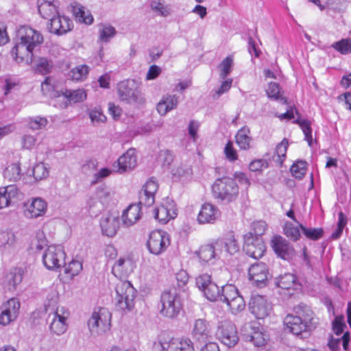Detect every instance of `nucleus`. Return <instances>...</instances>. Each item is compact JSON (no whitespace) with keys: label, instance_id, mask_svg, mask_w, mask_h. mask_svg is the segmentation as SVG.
I'll list each match as a JSON object with an SVG mask.
<instances>
[{"label":"nucleus","instance_id":"obj_1","mask_svg":"<svg viewBox=\"0 0 351 351\" xmlns=\"http://www.w3.org/2000/svg\"><path fill=\"white\" fill-rule=\"evenodd\" d=\"M43 40L39 31L28 25L20 27L16 33V43L11 50L12 58L17 63L32 64L34 50L40 47Z\"/></svg>","mask_w":351,"mask_h":351},{"label":"nucleus","instance_id":"obj_2","mask_svg":"<svg viewBox=\"0 0 351 351\" xmlns=\"http://www.w3.org/2000/svg\"><path fill=\"white\" fill-rule=\"evenodd\" d=\"M213 197L219 203L228 204L238 197L239 188L236 181L230 177L217 179L212 186Z\"/></svg>","mask_w":351,"mask_h":351},{"label":"nucleus","instance_id":"obj_3","mask_svg":"<svg viewBox=\"0 0 351 351\" xmlns=\"http://www.w3.org/2000/svg\"><path fill=\"white\" fill-rule=\"evenodd\" d=\"M183 304L180 293L176 289L164 291L158 304V311L161 316L173 319L182 310Z\"/></svg>","mask_w":351,"mask_h":351},{"label":"nucleus","instance_id":"obj_4","mask_svg":"<svg viewBox=\"0 0 351 351\" xmlns=\"http://www.w3.org/2000/svg\"><path fill=\"white\" fill-rule=\"evenodd\" d=\"M295 311L298 315H287L284 319V324L291 333L298 336L308 330L311 311L307 306L301 304L295 308Z\"/></svg>","mask_w":351,"mask_h":351},{"label":"nucleus","instance_id":"obj_5","mask_svg":"<svg viewBox=\"0 0 351 351\" xmlns=\"http://www.w3.org/2000/svg\"><path fill=\"white\" fill-rule=\"evenodd\" d=\"M111 313L103 307H96L88 320V327L93 336L103 335L111 327Z\"/></svg>","mask_w":351,"mask_h":351},{"label":"nucleus","instance_id":"obj_6","mask_svg":"<svg viewBox=\"0 0 351 351\" xmlns=\"http://www.w3.org/2000/svg\"><path fill=\"white\" fill-rule=\"evenodd\" d=\"M136 290L128 280L119 282L115 287L113 300L116 308L119 310H131L134 306Z\"/></svg>","mask_w":351,"mask_h":351},{"label":"nucleus","instance_id":"obj_7","mask_svg":"<svg viewBox=\"0 0 351 351\" xmlns=\"http://www.w3.org/2000/svg\"><path fill=\"white\" fill-rule=\"evenodd\" d=\"M66 253L62 245H51L45 250L42 260L49 270H56L65 265Z\"/></svg>","mask_w":351,"mask_h":351},{"label":"nucleus","instance_id":"obj_8","mask_svg":"<svg viewBox=\"0 0 351 351\" xmlns=\"http://www.w3.org/2000/svg\"><path fill=\"white\" fill-rule=\"evenodd\" d=\"M117 92L121 101L136 105H142L145 103L144 97L134 82L128 80L121 82L118 84Z\"/></svg>","mask_w":351,"mask_h":351},{"label":"nucleus","instance_id":"obj_9","mask_svg":"<svg viewBox=\"0 0 351 351\" xmlns=\"http://www.w3.org/2000/svg\"><path fill=\"white\" fill-rule=\"evenodd\" d=\"M216 337L228 348L234 347L239 341L236 326L230 320H223L218 323Z\"/></svg>","mask_w":351,"mask_h":351},{"label":"nucleus","instance_id":"obj_10","mask_svg":"<svg viewBox=\"0 0 351 351\" xmlns=\"http://www.w3.org/2000/svg\"><path fill=\"white\" fill-rule=\"evenodd\" d=\"M170 245V238L167 232L162 230L152 231L147 241V248L150 253L159 255L163 253Z\"/></svg>","mask_w":351,"mask_h":351},{"label":"nucleus","instance_id":"obj_11","mask_svg":"<svg viewBox=\"0 0 351 351\" xmlns=\"http://www.w3.org/2000/svg\"><path fill=\"white\" fill-rule=\"evenodd\" d=\"M266 250L262 237H254L253 233L248 232L244 235L243 251L250 257L261 258Z\"/></svg>","mask_w":351,"mask_h":351},{"label":"nucleus","instance_id":"obj_12","mask_svg":"<svg viewBox=\"0 0 351 351\" xmlns=\"http://www.w3.org/2000/svg\"><path fill=\"white\" fill-rule=\"evenodd\" d=\"M69 317V312L63 307L57 309L48 316L50 321L49 329L51 332L56 335L64 334L67 329L66 320Z\"/></svg>","mask_w":351,"mask_h":351},{"label":"nucleus","instance_id":"obj_13","mask_svg":"<svg viewBox=\"0 0 351 351\" xmlns=\"http://www.w3.org/2000/svg\"><path fill=\"white\" fill-rule=\"evenodd\" d=\"M86 93L84 89L65 90L53 101V106L60 108H66L69 104L82 102L86 99Z\"/></svg>","mask_w":351,"mask_h":351},{"label":"nucleus","instance_id":"obj_14","mask_svg":"<svg viewBox=\"0 0 351 351\" xmlns=\"http://www.w3.org/2000/svg\"><path fill=\"white\" fill-rule=\"evenodd\" d=\"M249 308L257 319H264L269 315L271 306L264 296L253 295L249 302Z\"/></svg>","mask_w":351,"mask_h":351},{"label":"nucleus","instance_id":"obj_15","mask_svg":"<svg viewBox=\"0 0 351 351\" xmlns=\"http://www.w3.org/2000/svg\"><path fill=\"white\" fill-rule=\"evenodd\" d=\"M135 267V261L130 255L121 256L114 263L112 273L117 278L121 279L131 274Z\"/></svg>","mask_w":351,"mask_h":351},{"label":"nucleus","instance_id":"obj_16","mask_svg":"<svg viewBox=\"0 0 351 351\" xmlns=\"http://www.w3.org/2000/svg\"><path fill=\"white\" fill-rule=\"evenodd\" d=\"M20 306L19 300L15 298H12L3 303L1 306L0 324L5 326L15 320L19 315Z\"/></svg>","mask_w":351,"mask_h":351},{"label":"nucleus","instance_id":"obj_17","mask_svg":"<svg viewBox=\"0 0 351 351\" xmlns=\"http://www.w3.org/2000/svg\"><path fill=\"white\" fill-rule=\"evenodd\" d=\"M221 211L218 207L210 203H204L202 205L197 216L199 224H213L220 217Z\"/></svg>","mask_w":351,"mask_h":351},{"label":"nucleus","instance_id":"obj_18","mask_svg":"<svg viewBox=\"0 0 351 351\" xmlns=\"http://www.w3.org/2000/svg\"><path fill=\"white\" fill-rule=\"evenodd\" d=\"M154 218L162 223H167L171 219L176 218L178 215L177 208L175 203L169 199L166 200L160 206H157L154 210Z\"/></svg>","mask_w":351,"mask_h":351},{"label":"nucleus","instance_id":"obj_19","mask_svg":"<svg viewBox=\"0 0 351 351\" xmlns=\"http://www.w3.org/2000/svg\"><path fill=\"white\" fill-rule=\"evenodd\" d=\"M271 247L277 256L284 260L291 259L295 254L293 245L281 236L273 237Z\"/></svg>","mask_w":351,"mask_h":351},{"label":"nucleus","instance_id":"obj_20","mask_svg":"<svg viewBox=\"0 0 351 351\" xmlns=\"http://www.w3.org/2000/svg\"><path fill=\"white\" fill-rule=\"evenodd\" d=\"M158 189V183L156 178H149L143 186L140 192L139 202L145 206H150L155 202L156 193Z\"/></svg>","mask_w":351,"mask_h":351},{"label":"nucleus","instance_id":"obj_21","mask_svg":"<svg viewBox=\"0 0 351 351\" xmlns=\"http://www.w3.org/2000/svg\"><path fill=\"white\" fill-rule=\"evenodd\" d=\"M24 214L28 218H37L45 215L47 204L40 197L32 198L24 204Z\"/></svg>","mask_w":351,"mask_h":351},{"label":"nucleus","instance_id":"obj_22","mask_svg":"<svg viewBox=\"0 0 351 351\" xmlns=\"http://www.w3.org/2000/svg\"><path fill=\"white\" fill-rule=\"evenodd\" d=\"M217 249L223 254L233 255L239 251V245L232 233L227 234L224 237L216 240Z\"/></svg>","mask_w":351,"mask_h":351},{"label":"nucleus","instance_id":"obj_23","mask_svg":"<svg viewBox=\"0 0 351 351\" xmlns=\"http://www.w3.org/2000/svg\"><path fill=\"white\" fill-rule=\"evenodd\" d=\"M212 328L208 322L204 319L195 321L192 329L193 337L199 342H205L212 337Z\"/></svg>","mask_w":351,"mask_h":351},{"label":"nucleus","instance_id":"obj_24","mask_svg":"<svg viewBox=\"0 0 351 351\" xmlns=\"http://www.w3.org/2000/svg\"><path fill=\"white\" fill-rule=\"evenodd\" d=\"M250 280L258 287L265 285L269 272L266 264L258 263L251 265L248 269Z\"/></svg>","mask_w":351,"mask_h":351},{"label":"nucleus","instance_id":"obj_25","mask_svg":"<svg viewBox=\"0 0 351 351\" xmlns=\"http://www.w3.org/2000/svg\"><path fill=\"white\" fill-rule=\"evenodd\" d=\"M72 27L73 22L69 17L58 14L51 19L49 29L53 34L63 35L69 32Z\"/></svg>","mask_w":351,"mask_h":351},{"label":"nucleus","instance_id":"obj_26","mask_svg":"<svg viewBox=\"0 0 351 351\" xmlns=\"http://www.w3.org/2000/svg\"><path fill=\"white\" fill-rule=\"evenodd\" d=\"M118 169L116 170L119 173L134 169L137 165V157L136 149L130 148L121 155L117 161Z\"/></svg>","mask_w":351,"mask_h":351},{"label":"nucleus","instance_id":"obj_27","mask_svg":"<svg viewBox=\"0 0 351 351\" xmlns=\"http://www.w3.org/2000/svg\"><path fill=\"white\" fill-rule=\"evenodd\" d=\"M19 189L15 185L0 188V209L16 203L19 199Z\"/></svg>","mask_w":351,"mask_h":351},{"label":"nucleus","instance_id":"obj_28","mask_svg":"<svg viewBox=\"0 0 351 351\" xmlns=\"http://www.w3.org/2000/svg\"><path fill=\"white\" fill-rule=\"evenodd\" d=\"M140 204H132L123 212L121 218L123 224L130 227L135 224L141 217V206Z\"/></svg>","mask_w":351,"mask_h":351},{"label":"nucleus","instance_id":"obj_29","mask_svg":"<svg viewBox=\"0 0 351 351\" xmlns=\"http://www.w3.org/2000/svg\"><path fill=\"white\" fill-rule=\"evenodd\" d=\"M110 192L106 187L99 188L95 195V197L90 198L88 204L90 208L97 207V211H100L107 205L110 199Z\"/></svg>","mask_w":351,"mask_h":351},{"label":"nucleus","instance_id":"obj_30","mask_svg":"<svg viewBox=\"0 0 351 351\" xmlns=\"http://www.w3.org/2000/svg\"><path fill=\"white\" fill-rule=\"evenodd\" d=\"M100 226L103 234L112 237L119 227V218L111 215H104L100 220Z\"/></svg>","mask_w":351,"mask_h":351},{"label":"nucleus","instance_id":"obj_31","mask_svg":"<svg viewBox=\"0 0 351 351\" xmlns=\"http://www.w3.org/2000/svg\"><path fill=\"white\" fill-rule=\"evenodd\" d=\"M23 273V269L20 267L10 269L5 276L3 282L4 288L8 291H14L16 287L22 282Z\"/></svg>","mask_w":351,"mask_h":351},{"label":"nucleus","instance_id":"obj_32","mask_svg":"<svg viewBox=\"0 0 351 351\" xmlns=\"http://www.w3.org/2000/svg\"><path fill=\"white\" fill-rule=\"evenodd\" d=\"M276 287L282 289L296 290L300 288V285L298 282L297 277L291 273H285L275 278Z\"/></svg>","mask_w":351,"mask_h":351},{"label":"nucleus","instance_id":"obj_33","mask_svg":"<svg viewBox=\"0 0 351 351\" xmlns=\"http://www.w3.org/2000/svg\"><path fill=\"white\" fill-rule=\"evenodd\" d=\"M197 255L201 261L206 263L219 258L221 256L219 250L217 249L216 241L211 244L202 246L197 252Z\"/></svg>","mask_w":351,"mask_h":351},{"label":"nucleus","instance_id":"obj_34","mask_svg":"<svg viewBox=\"0 0 351 351\" xmlns=\"http://www.w3.org/2000/svg\"><path fill=\"white\" fill-rule=\"evenodd\" d=\"M59 302V292L56 286H51L45 291V300L44 301V306L47 312L51 311L54 312L57 309Z\"/></svg>","mask_w":351,"mask_h":351},{"label":"nucleus","instance_id":"obj_35","mask_svg":"<svg viewBox=\"0 0 351 351\" xmlns=\"http://www.w3.org/2000/svg\"><path fill=\"white\" fill-rule=\"evenodd\" d=\"M72 10L73 15L77 21L86 25H90L93 22V16L90 10L78 3L72 4Z\"/></svg>","mask_w":351,"mask_h":351},{"label":"nucleus","instance_id":"obj_36","mask_svg":"<svg viewBox=\"0 0 351 351\" xmlns=\"http://www.w3.org/2000/svg\"><path fill=\"white\" fill-rule=\"evenodd\" d=\"M178 103V97L174 95L162 97L157 105V111L161 116H165L169 111L175 109Z\"/></svg>","mask_w":351,"mask_h":351},{"label":"nucleus","instance_id":"obj_37","mask_svg":"<svg viewBox=\"0 0 351 351\" xmlns=\"http://www.w3.org/2000/svg\"><path fill=\"white\" fill-rule=\"evenodd\" d=\"M38 12L40 15L45 19L49 21L52 17L58 14V6L55 1H42L38 4Z\"/></svg>","mask_w":351,"mask_h":351},{"label":"nucleus","instance_id":"obj_38","mask_svg":"<svg viewBox=\"0 0 351 351\" xmlns=\"http://www.w3.org/2000/svg\"><path fill=\"white\" fill-rule=\"evenodd\" d=\"M235 138L236 143L241 149L248 150L250 148L252 139L247 127L245 126L239 130Z\"/></svg>","mask_w":351,"mask_h":351},{"label":"nucleus","instance_id":"obj_39","mask_svg":"<svg viewBox=\"0 0 351 351\" xmlns=\"http://www.w3.org/2000/svg\"><path fill=\"white\" fill-rule=\"evenodd\" d=\"M117 31L115 28L108 23H100L98 25V41L107 43L115 36Z\"/></svg>","mask_w":351,"mask_h":351},{"label":"nucleus","instance_id":"obj_40","mask_svg":"<svg viewBox=\"0 0 351 351\" xmlns=\"http://www.w3.org/2000/svg\"><path fill=\"white\" fill-rule=\"evenodd\" d=\"M255 324L249 323L245 326V328H250L252 332L248 335L250 338V340L253 342L254 346L257 347L263 346L266 343V335L260 330L258 326H255Z\"/></svg>","mask_w":351,"mask_h":351},{"label":"nucleus","instance_id":"obj_41","mask_svg":"<svg viewBox=\"0 0 351 351\" xmlns=\"http://www.w3.org/2000/svg\"><path fill=\"white\" fill-rule=\"evenodd\" d=\"M171 351H195L193 341L188 337L176 338L171 341Z\"/></svg>","mask_w":351,"mask_h":351},{"label":"nucleus","instance_id":"obj_42","mask_svg":"<svg viewBox=\"0 0 351 351\" xmlns=\"http://www.w3.org/2000/svg\"><path fill=\"white\" fill-rule=\"evenodd\" d=\"M89 71L90 68L86 64L77 65L69 72L68 77L75 82H82L87 78Z\"/></svg>","mask_w":351,"mask_h":351},{"label":"nucleus","instance_id":"obj_43","mask_svg":"<svg viewBox=\"0 0 351 351\" xmlns=\"http://www.w3.org/2000/svg\"><path fill=\"white\" fill-rule=\"evenodd\" d=\"M239 295V291L234 285L227 284L221 287V294L219 300L227 305Z\"/></svg>","mask_w":351,"mask_h":351},{"label":"nucleus","instance_id":"obj_44","mask_svg":"<svg viewBox=\"0 0 351 351\" xmlns=\"http://www.w3.org/2000/svg\"><path fill=\"white\" fill-rule=\"evenodd\" d=\"M268 97L274 100H279L282 104H286L287 99L282 96V91L278 83L270 82L266 90Z\"/></svg>","mask_w":351,"mask_h":351},{"label":"nucleus","instance_id":"obj_45","mask_svg":"<svg viewBox=\"0 0 351 351\" xmlns=\"http://www.w3.org/2000/svg\"><path fill=\"white\" fill-rule=\"evenodd\" d=\"M21 167L18 163H12L8 165L3 172V176L5 179L16 182L21 178Z\"/></svg>","mask_w":351,"mask_h":351},{"label":"nucleus","instance_id":"obj_46","mask_svg":"<svg viewBox=\"0 0 351 351\" xmlns=\"http://www.w3.org/2000/svg\"><path fill=\"white\" fill-rule=\"evenodd\" d=\"M204 296L210 301L214 302L219 300L221 294V288L215 283H210V285L202 291Z\"/></svg>","mask_w":351,"mask_h":351},{"label":"nucleus","instance_id":"obj_47","mask_svg":"<svg viewBox=\"0 0 351 351\" xmlns=\"http://www.w3.org/2000/svg\"><path fill=\"white\" fill-rule=\"evenodd\" d=\"M288 145V141L286 138H284L276 145L274 160L280 165H282L283 161L286 158Z\"/></svg>","mask_w":351,"mask_h":351},{"label":"nucleus","instance_id":"obj_48","mask_svg":"<svg viewBox=\"0 0 351 351\" xmlns=\"http://www.w3.org/2000/svg\"><path fill=\"white\" fill-rule=\"evenodd\" d=\"M298 123L302 129L304 138L308 142L309 146H311L313 143L312 129L311 127V122L307 119H296L293 121Z\"/></svg>","mask_w":351,"mask_h":351},{"label":"nucleus","instance_id":"obj_49","mask_svg":"<svg viewBox=\"0 0 351 351\" xmlns=\"http://www.w3.org/2000/svg\"><path fill=\"white\" fill-rule=\"evenodd\" d=\"M331 47L341 54L351 53V38H342L333 43Z\"/></svg>","mask_w":351,"mask_h":351},{"label":"nucleus","instance_id":"obj_50","mask_svg":"<svg viewBox=\"0 0 351 351\" xmlns=\"http://www.w3.org/2000/svg\"><path fill=\"white\" fill-rule=\"evenodd\" d=\"M233 66V58L232 56L226 57L219 65L220 71L219 77L221 80L226 79L230 73Z\"/></svg>","mask_w":351,"mask_h":351},{"label":"nucleus","instance_id":"obj_51","mask_svg":"<svg viewBox=\"0 0 351 351\" xmlns=\"http://www.w3.org/2000/svg\"><path fill=\"white\" fill-rule=\"evenodd\" d=\"M307 163L303 160H298L293 163L291 167L292 176L296 179L301 180L306 171Z\"/></svg>","mask_w":351,"mask_h":351},{"label":"nucleus","instance_id":"obj_52","mask_svg":"<svg viewBox=\"0 0 351 351\" xmlns=\"http://www.w3.org/2000/svg\"><path fill=\"white\" fill-rule=\"evenodd\" d=\"M82 270V263L80 261L73 260L65 267L64 272L68 277L73 278L77 276Z\"/></svg>","mask_w":351,"mask_h":351},{"label":"nucleus","instance_id":"obj_53","mask_svg":"<svg viewBox=\"0 0 351 351\" xmlns=\"http://www.w3.org/2000/svg\"><path fill=\"white\" fill-rule=\"evenodd\" d=\"M299 227L306 238L313 241L318 240L324 234V231L322 228H308L301 223L299 224Z\"/></svg>","mask_w":351,"mask_h":351},{"label":"nucleus","instance_id":"obj_54","mask_svg":"<svg viewBox=\"0 0 351 351\" xmlns=\"http://www.w3.org/2000/svg\"><path fill=\"white\" fill-rule=\"evenodd\" d=\"M300 227L294 226L291 222H287L284 226V233L293 241H298L300 237Z\"/></svg>","mask_w":351,"mask_h":351},{"label":"nucleus","instance_id":"obj_55","mask_svg":"<svg viewBox=\"0 0 351 351\" xmlns=\"http://www.w3.org/2000/svg\"><path fill=\"white\" fill-rule=\"evenodd\" d=\"M227 306L229 308L232 314L236 315L245 309V302L243 298L239 295L238 297L234 298V300L227 304Z\"/></svg>","mask_w":351,"mask_h":351},{"label":"nucleus","instance_id":"obj_56","mask_svg":"<svg viewBox=\"0 0 351 351\" xmlns=\"http://www.w3.org/2000/svg\"><path fill=\"white\" fill-rule=\"evenodd\" d=\"M53 67V63L51 61L48 60L47 58H40L36 64V72L46 75L49 73Z\"/></svg>","mask_w":351,"mask_h":351},{"label":"nucleus","instance_id":"obj_57","mask_svg":"<svg viewBox=\"0 0 351 351\" xmlns=\"http://www.w3.org/2000/svg\"><path fill=\"white\" fill-rule=\"evenodd\" d=\"M151 7L154 11L162 16H166L170 13V9L162 0H153Z\"/></svg>","mask_w":351,"mask_h":351},{"label":"nucleus","instance_id":"obj_58","mask_svg":"<svg viewBox=\"0 0 351 351\" xmlns=\"http://www.w3.org/2000/svg\"><path fill=\"white\" fill-rule=\"evenodd\" d=\"M33 175L36 180H43L49 175L48 167L43 162L36 164L33 168Z\"/></svg>","mask_w":351,"mask_h":351},{"label":"nucleus","instance_id":"obj_59","mask_svg":"<svg viewBox=\"0 0 351 351\" xmlns=\"http://www.w3.org/2000/svg\"><path fill=\"white\" fill-rule=\"evenodd\" d=\"M192 174V169L187 165H180L172 169L173 178L181 179L186 178Z\"/></svg>","mask_w":351,"mask_h":351},{"label":"nucleus","instance_id":"obj_60","mask_svg":"<svg viewBox=\"0 0 351 351\" xmlns=\"http://www.w3.org/2000/svg\"><path fill=\"white\" fill-rule=\"evenodd\" d=\"M89 117L93 124L104 123L106 121V117L103 114L100 107H95L89 112Z\"/></svg>","mask_w":351,"mask_h":351},{"label":"nucleus","instance_id":"obj_61","mask_svg":"<svg viewBox=\"0 0 351 351\" xmlns=\"http://www.w3.org/2000/svg\"><path fill=\"white\" fill-rule=\"evenodd\" d=\"M213 282L210 275L208 274H199L195 278L196 286L202 292Z\"/></svg>","mask_w":351,"mask_h":351},{"label":"nucleus","instance_id":"obj_62","mask_svg":"<svg viewBox=\"0 0 351 351\" xmlns=\"http://www.w3.org/2000/svg\"><path fill=\"white\" fill-rule=\"evenodd\" d=\"M158 160L163 167H169L173 160V154L169 150H161L158 154Z\"/></svg>","mask_w":351,"mask_h":351},{"label":"nucleus","instance_id":"obj_63","mask_svg":"<svg viewBox=\"0 0 351 351\" xmlns=\"http://www.w3.org/2000/svg\"><path fill=\"white\" fill-rule=\"evenodd\" d=\"M224 154L226 158L230 162H234L238 159L237 152L233 147V143L230 141H228L224 147Z\"/></svg>","mask_w":351,"mask_h":351},{"label":"nucleus","instance_id":"obj_64","mask_svg":"<svg viewBox=\"0 0 351 351\" xmlns=\"http://www.w3.org/2000/svg\"><path fill=\"white\" fill-rule=\"evenodd\" d=\"M47 124V120L45 117H36L31 119L29 122V127L33 130L42 129Z\"/></svg>","mask_w":351,"mask_h":351}]
</instances>
